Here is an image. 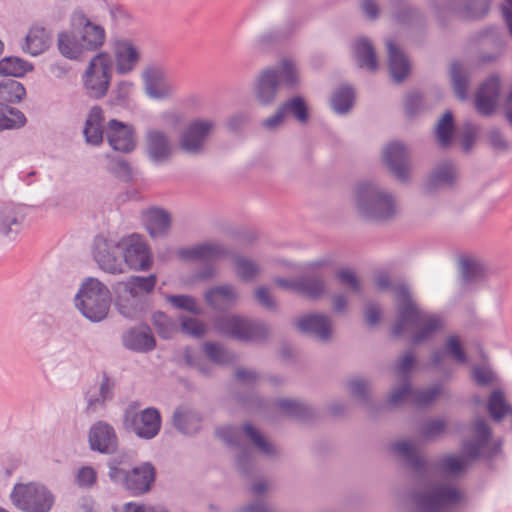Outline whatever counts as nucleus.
<instances>
[{"mask_svg": "<svg viewBox=\"0 0 512 512\" xmlns=\"http://www.w3.org/2000/svg\"><path fill=\"white\" fill-rule=\"evenodd\" d=\"M71 28L58 34L57 46L60 54L70 60H78L87 52L99 50L106 39L102 25L93 22L82 10L72 13Z\"/></svg>", "mask_w": 512, "mask_h": 512, "instance_id": "nucleus-1", "label": "nucleus"}, {"mask_svg": "<svg viewBox=\"0 0 512 512\" xmlns=\"http://www.w3.org/2000/svg\"><path fill=\"white\" fill-rule=\"evenodd\" d=\"M397 304V318L392 328V335L395 337L401 336L408 326L417 328L411 342L418 345L432 338L444 326L439 315L428 313L416 305L408 286L397 288Z\"/></svg>", "mask_w": 512, "mask_h": 512, "instance_id": "nucleus-2", "label": "nucleus"}, {"mask_svg": "<svg viewBox=\"0 0 512 512\" xmlns=\"http://www.w3.org/2000/svg\"><path fill=\"white\" fill-rule=\"evenodd\" d=\"M355 206L360 216L377 223H387L398 213L395 196L374 182H360L355 188Z\"/></svg>", "mask_w": 512, "mask_h": 512, "instance_id": "nucleus-3", "label": "nucleus"}, {"mask_svg": "<svg viewBox=\"0 0 512 512\" xmlns=\"http://www.w3.org/2000/svg\"><path fill=\"white\" fill-rule=\"evenodd\" d=\"M463 501V493L455 486L434 483L411 496V512H454Z\"/></svg>", "mask_w": 512, "mask_h": 512, "instance_id": "nucleus-4", "label": "nucleus"}, {"mask_svg": "<svg viewBox=\"0 0 512 512\" xmlns=\"http://www.w3.org/2000/svg\"><path fill=\"white\" fill-rule=\"evenodd\" d=\"M75 305L81 314L91 322L106 319L111 305L108 287L96 278H87L75 296Z\"/></svg>", "mask_w": 512, "mask_h": 512, "instance_id": "nucleus-5", "label": "nucleus"}, {"mask_svg": "<svg viewBox=\"0 0 512 512\" xmlns=\"http://www.w3.org/2000/svg\"><path fill=\"white\" fill-rule=\"evenodd\" d=\"M214 327L220 334L240 342H263L269 335L265 322L239 315L219 316Z\"/></svg>", "mask_w": 512, "mask_h": 512, "instance_id": "nucleus-6", "label": "nucleus"}, {"mask_svg": "<svg viewBox=\"0 0 512 512\" xmlns=\"http://www.w3.org/2000/svg\"><path fill=\"white\" fill-rule=\"evenodd\" d=\"M140 408L141 404L138 401H132L128 404L123 413V427L141 439H153L161 429L160 412L154 407L143 410Z\"/></svg>", "mask_w": 512, "mask_h": 512, "instance_id": "nucleus-7", "label": "nucleus"}, {"mask_svg": "<svg viewBox=\"0 0 512 512\" xmlns=\"http://www.w3.org/2000/svg\"><path fill=\"white\" fill-rule=\"evenodd\" d=\"M10 499L23 512H50L55 502L53 493L38 482L15 484Z\"/></svg>", "mask_w": 512, "mask_h": 512, "instance_id": "nucleus-8", "label": "nucleus"}, {"mask_svg": "<svg viewBox=\"0 0 512 512\" xmlns=\"http://www.w3.org/2000/svg\"><path fill=\"white\" fill-rule=\"evenodd\" d=\"M112 77V60L109 54L101 52L89 62L84 74V87L94 99L103 98L108 91Z\"/></svg>", "mask_w": 512, "mask_h": 512, "instance_id": "nucleus-9", "label": "nucleus"}, {"mask_svg": "<svg viewBox=\"0 0 512 512\" xmlns=\"http://www.w3.org/2000/svg\"><path fill=\"white\" fill-rule=\"evenodd\" d=\"M217 123L209 118H197L190 121L179 136V149L189 155H201Z\"/></svg>", "mask_w": 512, "mask_h": 512, "instance_id": "nucleus-10", "label": "nucleus"}, {"mask_svg": "<svg viewBox=\"0 0 512 512\" xmlns=\"http://www.w3.org/2000/svg\"><path fill=\"white\" fill-rule=\"evenodd\" d=\"M472 438L465 439L462 443L463 456L470 461L477 460L481 456L492 458L500 451V444H490L492 431L486 420L476 418L471 427Z\"/></svg>", "mask_w": 512, "mask_h": 512, "instance_id": "nucleus-11", "label": "nucleus"}, {"mask_svg": "<svg viewBox=\"0 0 512 512\" xmlns=\"http://www.w3.org/2000/svg\"><path fill=\"white\" fill-rule=\"evenodd\" d=\"M492 0H441L434 6V13L441 24L456 16L463 20H478L489 11Z\"/></svg>", "mask_w": 512, "mask_h": 512, "instance_id": "nucleus-12", "label": "nucleus"}, {"mask_svg": "<svg viewBox=\"0 0 512 512\" xmlns=\"http://www.w3.org/2000/svg\"><path fill=\"white\" fill-rule=\"evenodd\" d=\"M175 148L171 137L158 128H149L144 134V154L155 166L169 163L174 156Z\"/></svg>", "mask_w": 512, "mask_h": 512, "instance_id": "nucleus-13", "label": "nucleus"}, {"mask_svg": "<svg viewBox=\"0 0 512 512\" xmlns=\"http://www.w3.org/2000/svg\"><path fill=\"white\" fill-rule=\"evenodd\" d=\"M481 47H490L491 51H480L476 63L480 66L498 62L505 54L507 42L501 29L497 26H487L475 35Z\"/></svg>", "mask_w": 512, "mask_h": 512, "instance_id": "nucleus-14", "label": "nucleus"}, {"mask_svg": "<svg viewBox=\"0 0 512 512\" xmlns=\"http://www.w3.org/2000/svg\"><path fill=\"white\" fill-rule=\"evenodd\" d=\"M122 247L120 242L96 236L93 243V257L100 269L110 274L123 272Z\"/></svg>", "mask_w": 512, "mask_h": 512, "instance_id": "nucleus-15", "label": "nucleus"}, {"mask_svg": "<svg viewBox=\"0 0 512 512\" xmlns=\"http://www.w3.org/2000/svg\"><path fill=\"white\" fill-rule=\"evenodd\" d=\"M156 469L151 462H142L131 468L117 484L132 496L148 493L156 481Z\"/></svg>", "mask_w": 512, "mask_h": 512, "instance_id": "nucleus-16", "label": "nucleus"}, {"mask_svg": "<svg viewBox=\"0 0 512 512\" xmlns=\"http://www.w3.org/2000/svg\"><path fill=\"white\" fill-rule=\"evenodd\" d=\"M382 159L398 181L402 183L409 181L411 154L407 146L397 141L389 143L383 149Z\"/></svg>", "mask_w": 512, "mask_h": 512, "instance_id": "nucleus-17", "label": "nucleus"}, {"mask_svg": "<svg viewBox=\"0 0 512 512\" xmlns=\"http://www.w3.org/2000/svg\"><path fill=\"white\" fill-rule=\"evenodd\" d=\"M89 448L100 454L112 455L116 453L119 439L114 427L103 420L95 422L88 432Z\"/></svg>", "mask_w": 512, "mask_h": 512, "instance_id": "nucleus-18", "label": "nucleus"}, {"mask_svg": "<svg viewBox=\"0 0 512 512\" xmlns=\"http://www.w3.org/2000/svg\"><path fill=\"white\" fill-rule=\"evenodd\" d=\"M217 436L226 444L239 448L236 456L238 471L244 476H250L254 467V456L251 448L240 445V428L237 426H223L216 430Z\"/></svg>", "mask_w": 512, "mask_h": 512, "instance_id": "nucleus-19", "label": "nucleus"}, {"mask_svg": "<svg viewBox=\"0 0 512 512\" xmlns=\"http://www.w3.org/2000/svg\"><path fill=\"white\" fill-rule=\"evenodd\" d=\"M142 80L146 95L155 100H163L172 96L175 86L168 80L165 70L156 65L146 67L142 72Z\"/></svg>", "mask_w": 512, "mask_h": 512, "instance_id": "nucleus-20", "label": "nucleus"}, {"mask_svg": "<svg viewBox=\"0 0 512 512\" xmlns=\"http://www.w3.org/2000/svg\"><path fill=\"white\" fill-rule=\"evenodd\" d=\"M122 256L131 269L147 271L151 268L150 249L139 235L133 234L129 237L124 250L122 249Z\"/></svg>", "mask_w": 512, "mask_h": 512, "instance_id": "nucleus-21", "label": "nucleus"}, {"mask_svg": "<svg viewBox=\"0 0 512 512\" xmlns=\"http://www.w3.org/2000/svg\"><path fill=\"white\" fill-rule=\"evenodd\" d=\"M135 130L132 125L116 119H111L107 124L106 137L109 145L115 151L130 153L136 147L134 139Z\"/></svg>", "mask_w": 512, "mask_h": 512, "instance_id": "nucleus-22", "label": "nucleus"}, {"mask_svg": "<svg viewBox=\"0 0 512 512\" xmlns=\"http://www.w3.org/2000/svg\"><path fill=\"white\" fill-rule=\"evenodd\" d=\"M458 272L461 286L471 290L488 278L487 266L477 258L462 257L458 261Z\"/></svg>", "mask_w": 512, "mask_h": 512, "instance_id": "nucleus-23", "label": "nucleus"}, {"mask_svg": "<svg viewBox=\"0 0 512 512\" xmlns=\"http://www.w3.org/2000/svg\"><path fill=\"white\" fill-rule=\"evenodd\" d=\"M501 88V80L497 74L489 76L478 88L475 95V108L484 116L491 115L496 108Z\"/></svg>", "mask_w": 512, "mask_h": 512, "instance_id": "nucleus-24", "label": "nucleus"}, {"mask_svg": "<svg viewBox=\"0 0 512 512\" xmlns=\"http://www.w3.org/2000/svg\"><path fill=\"white\" fill-rule=\"evenodd\" d=\"M296 327L321 342H328L332 337V321L325 314L305 315L297 320Z\"/></svg>", "mask_w": 512, "mask_h": 512, "instance_id": "nucleus-25", "label": "nucleus"}, {"mask_svg": "<svg viewBox=\"0 0 512 512\" xmlns=\"http://www.w3.org/2000/svg\"><path fill=\"white\" fill-rule=\"evenodd\" d=\"M457 179V168L452 161L438 163L430 172L425 183V191L435 193L439 190L452 188Z\"/></svg>", "mask_w": 512, "mask_h": 512, "instance_id": "nucleus-26", "label": "nucleus"}, {"mask_svg": "<svg viewBox=\"0 0 512 512\" xmlns=\"http://www.w3.org/2000/svg\"><path fill=\"white\" fill-rule=\"evenodd\" d=\"M117 296L115 300V306L117 311L123 317L130 320L140 319L149 309V300H142L132 293L127 291L125 288H120L117 285L116 290Z\"/></svg>", "mask_w": 512, "mask_h": 512, "instance_id": "nucleus-27", "label": "nucleus"}, {"mask_svg": "<svg viewBox=\"0 0 512 512\" xmlns=\"http://www.w3.org/2000/svg\"><path fill=\"white\" fill-rule=\"evenodd\" d=\"M116 387L115 379L111 378L107 372L103 371L99 382L98 392L92 393L90 390L85 394L87 414H94L104 409L106 403L113 400Z\"/></svg>", "mask_w": 512, "mask_h": 512, "instance_id": "nucleus-28", "label": "nucleus"}, {"mask_svg": "<svg viewBox=\"0 0 512 512\" xmlns=\"http://www.w3.org/2000/svg\"><path fill=\"white\" fill-rule=\"evenodd\" d=\"M114 55L117 73L125 75L136 68L141 53L140 49L132 41L123 39L115 42Z\"/></svg>", "mask_w": 512, "mask_h": 512, "instance_id": "nucleus-29", "label": "nucleus"}, {"mask_svg": "<svg viewBox=\"0 0 512 512\" xmlns=\"http://www.w3.org/2000/svg\"><path fill=\"white\" fill-rule=\"evenodd\" d=\"M142 221L153 239L165 237L171 227L169 212L159 207H151L142 211Z\"/></svg>", "mask_w": 512, "mask_h": 512, "instance_id": "nucleus-30", "label": "nucleus"}, {"mask_svg": "<svg viewBox=\"0 0 512 512\" xmlns=\"http://www.w3.org/2000/svg\"><path fill=\"white\" fill-rule=\"evenodd\" d=\"M123 346L131 351L147 353L155 349L156 340L148 326L133 327L122 335Z\"/></svg>", "mask_w": 512, "mask_h": 512, "instance_id": "nucleus-31", "label": "nucleus"}, {"mask_svg": "<svg viewBox=\"0 0 512 512\" xmlns=\"http://www.w3.org/2000/svg\"><path fill=\"white\" fill-rule=\"evenodd\" d=\"M391 451L402 458L405 466L422 478L427 473L426 460L417 454L413 444L408 440L397 441L391 444Z\"/></svg>", "mask_w": 512, "mask_h": 512, "instance_id": "nucleus-32", "label": "nucleus"}, {"mask_svg": "<svg viewBox=\"0 0 512 512\" xmlns=\"http://www.w3.org/2000/svg\"><path fill=\"white\" fill-rule=\"evenodd\" d=\"M386 47L390 76L395 83H401L406 79L410 72L409 60L393 40H386Z\"/></svg>", "mask_w": 512, "mask_h": 512, "instance_id": "nucleus-33", "label": "nucleus"}, {"mask_svg": "<svg viewBox=\"0 0 512 512\" xmlns=\"http://www.w3.org/2000/svg\"><path fill=\"white\" fill-rule=\"evenodd\" d=\"M279 81L272 68L263 69L257 79L255 95L262 105L272 104L277 96Z\"/></svg>", "mask_w": 512, "mask_h": 512, "instance_id": "nucleus-34", "label": "nucleus"}, {"mask_svg": "<svg viewBox=\"0 0 512 512\" xmlns=\"http://www.w3.org/2000/svg\"><path fill=\"white\" fill-rule=\"evenodd\" d=\"M24 221V215L13 204L0 205V233L10 239L20 233Z\"/></svg>", "mask_w": 512, "mask_h": 512, "instance_id": "nucleus-35", "label": "nucleus"}, {"mask_svg": "<svg viewBox=\"0 0 512 512\" xmlns=\"http://www.w3.org/2000/svg\"><path fill=\"white\" fill-rule=\"evenodd\" d=\"M228 255V250L219 243L206 242L190 248L181 249L179 256L184 260H215Z\"/></svg>", "mask_w": 512, "mask_h": 512, "instance_id": "nucleus-36", "label": "nucleus"}, {"mask_svg": "<svg viewBox=\"0 0 512 512\" xmlns=\"http://www.w3.org/2000/svg\"><path fill=\"white\" fill-rule=\"evenodd\" d=\"M103 109L95 105L91 108L85 121L83 134L88 144L98 146L103 142Z\"/></svg>", "mask_w": 512, "mask_h": 512, "instance_id": "nucleus-37", "label": "nucleus"}, {"mask_svg": "<svg viewBox=\"0 0 512 512\" xmlns=\"http://www.w3.org/2000/svg\"><path fill=\"white\" fill-rule=\"evenodd\" d=\"M353 52L356 62L360 68L375 72L378 68V61L372 42L365 37L357 39L353 44Z\"/></svg>", "mask_w": 512, "mask_h": 512, "instance_id": "nucleus-38", "label": "nucleus"}, {"mask_svg": "<svg viewBox=\"0 0 512 512\" xmlns=\"http://www.w3.org/2000/svg\"><path fill=\"white\" fill-rule=\"evenodd\" d=\"M156 283V275L150 274L148 276H131L126 281L119 282L118 286L125 288L142 300H149V295L154 290Z\"/></svg>", "mask_w": 512, "mask_h": 512, "instance_id": "nucleus-39", "label": "nucleus"}, {"mask_svg": "<svg viewBox=\"0 0 512 512\" xmlns=\"http://www.w3.org/2000/svg\"><path fill=\"white\" fill-rule=\"evenodd\" d=\"M271 68L275 71L279 84L282 83L290 90L297 89L300 85L299 70L292 59L283 58Z\"/></svg>", "mask_w": 512, "mask_h": 512, "instance_id": "nucleus-40", "label": "nucleus"}, {"mask_svg": "<svg viewBox=\"0 0 512 512\" xmlns=\"http://www.w3.org/2000/svg\"><path fill=\"white\" fill-rule=\"evenodd\" d=\"M326 291L324 277L310 273L299 277L297 294L302 295L311 300L319 299Z\"/></svg>", "mask_w": 512, "mask_h": 512, "instance_id": "nucleus-41", "label": "nucleus"}, {"mask_svg": "<svg viewBox=\"0 0 512 512\" xmlns=\"http://www.w3.org/2000/svg\"><path fill=\"white\" fill-rule=\"evenodd\" d=\"M200 414L191 409L177 408L173 413V425L183 434H193L200 428Z\"/></svg>", "mask_w": 512, "mask_h": 512, "instance_id": "nucleus-42", "label": "nucleus"}, {"mask_svg": "<svg viewBox=\"0 0 512 512\" xmlns=\"http://www.w3.org/2000/svg\"><path fill=\"white\" fill-rule=\"evenodd\" d=\"M49 44L50 38L45 28L33 26L26 35L22 49L31 56H38L48 49Z\"/></svg>", "mask_w": 512, "mask_h": 512, "instance_id": "nucleus-43", "label": "nucleus"}, {"mask_svg": "<svg viewBox=\"0 0 512 512\" xmlns=\"http://www.w3.org/2000/svg\"><path fill=\"white\" fill-rule=\"evenodd\" d=\"M487 410L490 417L495 422H500L505 416H508L512 428V405L506 401L502 390H494L490 394Z\"/></svg>", "mask_w": 512, "mask_h": 512, "instance_id": "nucleus-44", "label": "nucleus"}, {"mask_svg": "<svg viewBox=\"0 0 512 512\" xmlns=\"http://www.w3.org/2000/svg\"><path fill=\"white\" fill-rule=\"evenodd\" d=\"M450 79L456 97L462 101L466 100L471 79L470 71L460 62H454L450 68Z\"/></svg>", "mask_w": 512, "mask_h": 512, "instance_id": "nucleus-45", "label": "nucleus"}, {"mask_svg": "<svg viewBox=\"0 0 512 512\" xmlns=\"http://www.w3.org/2000/svg\"><path fill=\"white\" fill-rule=\"evenodd\" d=\"M276 406L286 415L298 420H309L315 413L309 405L292 399H279Z\"/></svg>", "mask_w": 512, "mask_h": 512, "instance_id": "nucleus-46", "label": "nucleus"}, {"mask_svg": "<svg viewBox=\"0 0 512 512\" xmlns=\"http://www.w3.org/2000/svg\"><path fill=\"white\" fill-rule=\"evenodd\" d=\"M27 119L18 108L0 103V132L25 126Z\"/></svg>", "mask_w": 512, "mask_h": 512, "instance_id": "nucleus-47", "label": "nucleus"}, {"mask_svg": "<svg viewBox=\"0 0 512 512\" xmlns=\"http://www.w3.org/2000/svg\"><path fill=\"white\" fill-rule=\"evenodd\" d=\"M353 103L354 90L348 85H343L336 89L330 100L331 108L335 113L340 115L348 113Z\"/></svg>", "mask_w": 512, "mask_h": 512, "instance_id": "nucleus-48", "label": "nucleus"}, {"mask_svg": "<svg viewBox=\"0 0 512 512\" xmlns=\"http://www.w3.org/2000/svg\"><path fill=\"white\" fill-rule=\"evenodd\" d=\"M33 70V65L19 57L10 56L0 60V75L11 77H23Z\"/></svg>", "mask_w": 512, "mask_h": 512, "instance_id": "nucleus-49", "label": "nucleus"}, {"mask_svg": "<svg viewBox=\"0 0 512 512\" xmlns=\"http://www.w3.org/2000/svg\"><path fill=\"white\" fill-rule=\"evenodd\" d=\"M237 298V292L231 285H221L210 288L205 293V300L207 304L214 309L221 308L220 300H224L227 303L235 301Z\"/></svg>", "mask_w": 512, "mask_h": 512, "instance_id": "nucleus-50", "label": "nucleus"}, {"mask_svg": "<svg viewBox=\"0 0 512 512\" xmlns=\"http://www.w3.org/2000/svg\"><path fill=\"white\" fill-rule=\"evenodd\" d=\"M26 94L22 83L14 79L0 81V103H18Z\"/></svg>", "mask_w": 512, "mask_h": 512, "instance_id": "nucleus-51", "label": "nucleus"}, {"mask_svg": "<svg viewBox=\"0 0 512 512\" xmlns=\"http://www.w3.org/2000/svg\"><path fill=\"white\" fill-rule=\"evenodd\" d=\"M130 457L127 453H119L111 457L108 462V477L114 484H118L130 468Z\"/></svg>", "mask_w": 512, "mask_h": 512, "instance_id": "nucleus-52", "label": "nucleus"}, {"mask_svg": "<svg viewBox=\"0 0 512 512\" xmlns=\"http://www.w3.org/2000/svg\"><path fill=\"white\" fill-rule=\"evenodd\" d=\"M454 129L453 114L451 111H447L442 118L439 119L435 128V136L440 147L447 148L451 145Z\"/></svg>", "mask_w": 512, "mask_h": 512, "instance_id": "nucleus-53", "label": "nucleus"}, {"mask_svg": "<svg viewBox=\"0 0 512 512\" xmlns=\"http://www.w3.org/2000/svg\"><path fill=\"white\" fill-rule=\"evenodd\" d=\"M393 19L401 25L411 26L424 21L423 14L406 2H401L393 13Z\"/></svg>", "mask_w": 512, "mask_h": 512, "instance_id": "nucleus-54", "label": "nucleus"}, {"mask_svg": "<svg viewBox=\"0 0 512 512\" xmlns=\"http://www.w3.org/2000/svg\"><path fill=\"white\" fill-rule=\"evenodd\" d=\"M152 323L162 339H171L178 331L177 322L162 311L153 313Z\"/></svg>", "mask_w": 512, "mask_h": 512, "instance_id": "nucleus-55", "label": "nucleus"}, {"mask_svg": "<svg viewBox=\"0 0 512 512\" xmlns=\"http://www.w3.org/2000/svg\"><path fill=\"white\" fill-rule=\"evenodd\" d=\"M284 114H291L300 123H306L309 118L307 104L301 96H295L280 105Z\"/></svg>", "mask_w": 512, "mask_h": 512, "instance_id": "nucleus-56", "label": "nucleus"}, {"mask_svg": "<svg viewBox=\"0 0 512 512\" xmlns=\"http://www.w3.org/2000/svg\"><path fill=\"white\" fill-rule=\"evenodd\" d=\"M237 276L246 282L252 281L260 272L259 265L244 256H236L234 259Z\"/></svg>", "mask_w": 512, "mask_h": 512, "instance_id": "nucleus-57", "label": "nucleus"}, {"mask_svg": "<svg viewBox=\"0 0 512 512\" xmlns=\"http://www.w3.org/2000/svg\"><path fill=\"white\" fill-rule=\"evenodd\" d=\"M243 432L245 436L250 439L253 444L266 456L273 457L276 454V450L273 445L268 442L261 433L253 427L250 423L243 425Z\"/></svg>", "mask_w": 512, "mask_h": 512, "instance_id": "nucleus-58", "label": "nucleus"}, {"mask_svg": "<svg viewBox=\"0 0 512 512\" xmlns=\"http://www.w3.org/2000/svg\"><path fill=\"white\" fill-rule=\"evenodd\" d=\"M441 392L440 385L423 389H413L412 392V405L418 408H425L431 405L439 396Z\"/></svg>", "mask_w": 512, "mask_h": 512, "instance_id": "nucleus-59", "label": "nucleus"}, {"mask_svg": "<svg viewBox=\"0 0 512 512\" xmlns=\"http://www.w3.org/2000/svg\"><path fill=\"white\" fill-rule=\"evenodd\" d=\"M443 349L446 356L452 358L458 364H465L468 360L458 336H449L444 342Z\"/></svg>", "mask_w": 512, "mask_h": 512, "instance_id": "nucleus-60", "label": "nucleus"}, {"mask_svg": "<svg viewBox=\"0 0 512 512\" xmlns=\"http://www.w3.org/2000/svg\"><path fill=\"white\" fill-rule=\"evenodd\" d=\"M182 357L186 366L197 369L201 375L210 376L212 374V366L201 355L195 354L191 348L186 347Z\"/></svg>", "mask_w": 512, "mask_h": 512, "instance_id": "nucleus-61", "label": "nucleus"}, {"mask_svg": "<svg viewBox=\"0 0 512 512\" xmlns=\"http://www.w3.org/2000/svg\"><path fill=\"white\" fill-rule=\"evenodd\" d=\"M166 301L176 309L184 310L194 315L202 314V309L197 305L195 298L190 295H167Z\"/></svg>", "mask_w": 512, "mask_h": 512, "instance_id": "nucleus-62", "label": "nucleus"}, {"mask_svg": "<svg viewBox=\"0 0 512 512\" xmlns=\"http://www.w3.org/2000/svg\"><path fill=\"white\" fill-rule=\"evenodd\" d=\"M293 30L292 24H288L283 28L270 30L259 37L258 43L262 48L279 43L287 39L292 34Z\"/></svg>", "mask_w": 512, "mask_h": 512, "instance_id": "nucleus-63", "label": "nucleus"}, {"mask_svg": "<svg viewBox=\"0 0 512 512\" xmlns=\"http://www.w3.org/2000/svg\"><path fill=\"white\" fill-rule=\"evenodd\" d=\"M348 388L354 398L359 399L363 404L370 405L369 395L370 383L364 378H353L348 382Z\"/></svg>", "mask_w": 512, "mask_h": 512, "instance_id": "nucleus-64", "label": "nucleus"}]
</instances>
